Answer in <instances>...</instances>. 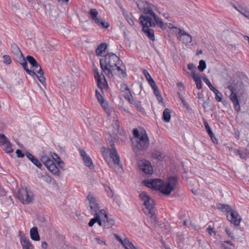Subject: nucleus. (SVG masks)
<instances>
[{"mask_svg": "<svg viewBox=\"0 0 249 249\" xmlns=\"http://www.w3.org/2000/svg\"><path fill=\"white\" fill-rule=\"evenodd\" d=\"M122 61L115 54L109 53L106 54L104 59L100 60L101 68L108 78L113 77V71L115 70V66L120 65Z\"/></svg>", "mask_w": 249, "mask_h": 249, "instance_id": "1", "label": "nucleus"}, {"mask_svg": "<svg viewBox=\"0 0 249 249\" xmlns=\"http://www.w3.org/2000/svg\"><path fill=\"white\" fill-rule=\"evenodd\" d=\"M235 79H232L231 81H230L231 85L228 86V88L231 91L230 97L234 105V109L236 111H239L240 110V106L238 98L235 91H239L240 90L242 84L241 83L239 84L238 82L235 83Z\"/></svg>", "mask_w": 249, "mask_h": 249, "instance_id": "2", "label": "nucleus"}, {"mask_svg": "<svg viewBox=\"0 0 249 249\" xmlns=\"http://www.w3.org/2000/svg\"><path fill=\"white\" fill-rule=\"evenodd\" d=\"M16 196L23 204L26 205L30 204L34 199V193L26 187L19 189Z\"/></svg>", "mask_w": 249, "mask_h": 249, "instance_id": "3", "label": "nucleus"}, {"mask_svg": "<svg viewBox=\"0 0 249 249\" xmlns=\"http://www.w3.org/2000/svg\"><path fill=\"white\" fill-rule=\"evenodd\" d=\"M132 142L135 147L140 150H143L147 148L149 146V138L145 131L141 132V137L134 141L132 140Z\"/></svg>", "mask_w": 249, "mask_h": 249, "instance_id": "4", "label": "nucleus"}, {"mask_svg": "<svg viewBox=\"0 0 249 249\" xmlns=\"http://www.w3.org/2000/svg\"><path fill=\"white\" fill-rule=\"evenodd\" d=\"M171 28L173 29V31L178 36V39L181 41L182 43L188 44L192 42V36L184 30L177 27H172Z\"/></svg>", "mask_w": 249, "mask_h": 249, "instance_id": "5", "label": "nucleus"}, {"mask_svg": "<svg viewBox=\"0 0 249 249\" xmlns=\"http://www.w3.org/2000/svg\"><path fill=\"white\" fill-rule=\"evenodd\" d=\"M89 15L91 19L99 27L103 28H107L109 24L107 22H105L102 18L98 17V12L95 8H92L90 10Z\"/></svg>", "mask_w": 249, "mask_h": 249, "instance_id": "6", "label": "nucleus"}, {"mask_svg": "<svg viewBox=\"0 0 249 249\" xmlns=\"http://www.w3.org/2000/svg\"><path fill=\"white\" fill-rule=\"evenodd\" d=\"M163 182H164L162 179L158 178L153 179H145L142 181V183L146 187L159 191L160 189Z\"/></svg>", "mask_w": 249, "mask_h": 249, "instance_id": "7", "label": "nucleus"}, {"mask_svg": "<svg viewBox=\"0 0 249 249\" xmlns=\"http://www.w3.org/2000/svg\"><path fill=\"white\" fill-rule=\"evenodd\" d=\"M87 199L89 201L91 213L94 215L99 214L97 212L99 211L100 207L94 196L91 194H89L87 196Z\"/></svg>", "mask_w": 249, "mask_h": 249, "instance_id": "8", "label": "nucleus"}, {"mask_svg": "<svg viewBox=\"0 0 249 249\" xmlns=\"http://www.w3.org/2000/svg\"><path fill=\"white\" fill-rule=\"evenodd\" d=\"M154 202L150 197L143 203L145 209H143L144 213L151 217L155 213Z\"/></svg>", "mask_w": 249, "mask_h": 249, "instance_id": "9", "label": "nucleus"}, {"mask_svg": "<svg viewBox=\"0 0 249 249\" xmlns=\"http://www.w3.org/2000/svg\"><path fill=\"white\" fill-rule=\"evenodd\" d=\"M139 21L143 29L156 26V23L152 20V18L148 16L141 15L139 18Z\"/></svg>", "mask_w": 249, "mask_h": 249, "instance_id": "10", "label": "nucleus"}, {"mask_svg": "<svg viewBox=\"0 0 249 249\" xmlns=\"http://www.w3.org/2000/svg\"><path fill=\"white\" fill-rule=\"evenodd\" d=\"M137 5L141 11L148 15H150V11H153L152 6H154L152 4L142 0H138L137 1Z\"/></svg>", "mask_w": 249, "mask_h": 249, "instance_id": "11", "label": "nucleus"}, {"mask_svg": "<svg viewBox=\"0 0 249 249\" xmlns=\"http://www.w3.org/2000/svg\"><path fill=\"white\" fill-rule=\"evenodd\" d=\"M227 219L234 225L238 226L240 224L241 218L236 211L232 209L227 213Z\"/></svg>", "mask_w": 249, "mask_h": 249, "instance_id": "12", "label": "nucleus"}, {"mask_svg": "<svg viewBox=\"0 0 249 249\" xmlns=\"http://www.w3.org/2000/svg\"><path fill=\"white\" fill-rule=\"evenodd\" d=\"M139 168L146 174L151 175L153 173V167L148 160L142 161L139 163Z\"/></svg>", "mask_w": 249, "mask_h": 249, "instance_id": "13", "label": "nucleus"}, {"mask_svg": "<svg viewBox=\"0 0 249 249\" xmlns=\"http://www.w3.org/2000/svg\"><path fill=\"white\" fill-rule=\"evenodd\" d=\"M21 231L19 232V236L20 243L23 249H33L34 246L29 239L24 235H21Z\"/></svg>", "mask_w": 249, "mask_h": 249, "instance_id": "14", "label": "nucleus"}, {"mask_svg": "<svg viewBox=\"0 0 249 249\" xmlns=\"http://www.w3.org/2000/svg\"><path fill=\"white\" fill-rule=\"evenodd\" d=\"M81 156L82 157L85 165L92 169L94 168V165L90 157L87 155L84 150H80Z\"/></svg>", "mask_w": 249, "mask_h": 249, "instance_id": "15", "label": "nucleus"}, {"mask_svg": "<svg viewBox=\"0 0 249 249\" xmlns=\"http://www.w3.org/2000/svg\"><path fill=\"white\" fill-rule=\"evenodd\" d=\"M150 15L153 17L155 23H156V25H157L162 29H165L166 27L165 25L163 23L162 19L158 17L156 14L153 12V11H150Z\"/></svg>", "mask_w": 249, "mask_h": 249, "instance_id": "16", "label": "nucleus"}, {"mask_svg": "<svg viewBox=\"0 0 249 249\" xmlns=\"http://www.w3.org/2000/svg\"><path fill=\"white\" fill-rule=\"evenodd\" d=\"M27 158L37 167L41 169V167L42 166V164L40 162V161L35 157L33 155L31 154L29 152H27L25 154Z\"/></svg>", "mask_w": 249, "mask_h": 249, "instance_id": "17", "label": "nucleus"}, {"mask_svg": "<svg viewBox=\"0 0 249 249\" xmlns=\"http://www.w3.org/2000/svg\"><path fill=\"white\" fill-rule=\"evenodd\" d=\"M110 157L115 164H119L120 157L117 153V150L114 147H112V150L110 152Z\"/></svg>", "mask_w": 249, "mask_h": 249, "instance_id": "18", "label": "nucleus"}, {"mask_svg": "<svg viewBox=\"0 0 249 249\" xmlns=\"http://www.w3.org/2000/svg\"><path fill=\"white\" fill-rule=\"evenodd\" d=\"M27 61L31 64L32 67H36V68H39L40 72H42V69L40 65L37 63L35 58L31 55H28L26 56Z\"/></svg>", "mask_w": 249, "mask_h": 249, "instance_id": "19", "label": "nucleus"}, {"mask_svg": "<svg viewBox=\"0 0 249 249\" xmlns=\"http://www.w3.org/2000/svg\"><path fill=\"white\" fill-rule=\"evenodd\" d=\"M104 224V227L107 229L111 228L115 224V221L113 219L109 217L107 215H105V218L103 219Z\"/></svg>", "mask_w": 249, "mask_h": 249, "instance_id": "20", "label": "nucleus"}, {"mask_svg": "<svg viewBox=\"0 0 249 249\" xmlns=\"http://www.w3.org/2000/svg\"><path fill=\"white\" fill-rule=\"evenodd\" d=\"M30 236L32 240L34 241H39L40 236L38 234L37 228L36 227H33L30 230Z\"/></svg>", "mask_w": 249, "mask_h": 249, "instance_id": "21", "label": "nucleus"}, {"mask_svg": "<svg viewBox=\"0 0 249 249\" xmlns=\"http://www.w3.org/2000/svg\"><path fill=\"white\" fill-rule=\"evenodd\" d=\"M178 178L177 176H171L168 179L167 184L171 188H173V190L175 189Z\"/></svg>", "mask_w": 249, "mask_h": 249, "instance_id": "22", "label": "nucleus"}, {"mask_svg": "<svg viewBox=\"0 0 249 249\" xmlns=\"http://www.w3.org/2000/svg\"><path fill=\"white\" fill-rule=\"evenodd\" d=\"M172 191H173V188H171L167 184H164V182L160 189L159 190L160 193L165 195H169Z\"/></svg>", "mask_w": 249, "mask_h": 249, "instance_id": "23", "label": "nucleus"}, {"mask_svg": "<svg viewBox=\"0 0 249 249\" xmlns=\"http://www.w3.org/2000/svg\"><path fill=\"white\" fill-rule=\"evenodd\" d=\"M142 31L149 38L153 41L155 40V35L154 30L149 28H146L145 29H142Z\"/></svg>", "mask_w": 249, "mask_h": 249, "instance_id": "24", "label": "nucleus"}, {"mask_svg": "<svg viewBox=\"0 0 249 249\" xmlns=\"http://www.w3.org/2000/svg\"><path fill=\"white\" fill-rule=\"evenodd\" d=\"M107 48V45L106 43H102L96 49L95 53L97 55L100 56L105 52Z\"/></svg>", "mask_w": 249, "mask_h": 249, "instance_id": "25", "label": "nucleus"}, {"mask_svg": "<svg viewBox=\"0 0 249 249\" xmlns=\"http://www.w3.org/2000/svg\"><path fill=\"white\" fill-rule=\"evenodd\" d=\"M217 207L222 212H226L228 213L232 210V208L227 204L219 203L217 205Z\"/></svg>", "mask_w": 249, "mask_h": 249, "instance_id": "26", "label": "nucleus"}, {"mask_svg": "<svg viewBox=\"0 0 249 249\" xmlns=\"http://www.w3.org/2000/svg\"><path fill=\"white\" fill-rule=\"evenodd\" d=\"M170 110L165 108L163 112L162 120L165 122H169L171 119Z\"/></svg>", "mask_w": 249, "mask_h": 249, "instance_id": "27", "label": "nucleus"}, {"mask_svg": "<svg viewBox=\"0 0 249 249\" xmlns=\"http://www.w3.org/2000/svg\"><path fill=\"white\" fill-rule=\"evenodd\" d=\"M103 81H102V78L96 80L97 83L98 87L102 90L104 88H105L106 86H107V82L104 75H103Z\"/></svg>", "mask_w": 249, "mask_h": 249, "instance_id": "28", "label": "nucleus"}, {"mask_svg": "<svg viewBox=\"0 0 249 249\" xmlns=\"http://www.w3.org/2000/svg\"><path fill=\"white\" fill-rule=\"evenodd\" d=\"M50 172H51L52 174L55 175L59 176L60 172L58 169V168L57 167L56 164L55 163L53 164L52 165L49 166L47 168Z\"/></svg>", "mask_w": 249, "mask_h": 249, "instance_id": "29", "label": "nucleus"}, {"mask_svg": "<svg viewBox=\"0 0 249 249\" xmlns=\"http://www.w3.org/2000/svg\"><path fill=\"white\" fill-rule=\"evenodd\" d=\"M11 50L12 53L17 56V57L18 55H21L22 54L18 47L16 44H14L11 46Z\"/></svg>", "mask_w": 249, "mask_h": 249, "instance_id": "30", "label": "nucleus"}, {"mask_svg": "<svg viewBox=\"0 0 249 249\" xmlns=\"http://www.w3.org/2000/svg\"><path fill=\"white\" fill-rule=\"evenodd\" d=\"M21 65L22 66L24 70L29 75L32 76H34L35 75H36V73L34 72V71H32L28 68L27 62L26 61H24L22 63H21Z\"/></svg>", "mask_w": 249, "mask_h": 249, "instance_id": "31", "label": "nucleus"}, {"mask_svg": "<svg viewBox=\"0 0 249 249\" xmlns=\"http://www.w3.org/2000/svg\"><path fill=\"white\" fill-rule=\"evenodd\" d=\"M203 80L204 81V82L207 85V86L209 87L210 89L213 91V92H217L218 89H217L216 88H215L211 84L210 80L206 77H204L203 78Z\"/></svg>", "mask_w": 249, "mask_h": 249, "instance_id": "32", "label": "nucleus"}, {"mask_svg": "<svg viewBox=\"0 0 249 249\" xmlns=\"http://www.w3.org/2000/svg\"><path fill=\"white\" fill-rule=\"evenodd\" d=\"M124 98L125 99L127 100V101L130 104H133V102L135 101L133 96L132 95L130 91L128 92H126L124 95Z\"/></svg>", "mask_w": 249, "mask_h": 249, "instance_id": "33", "label": "nucleus"}, {"mask_svg": "<svg viewBox=\"0 0 249 249\" xmlns=\"http://www.w3.org/2000/svg\"><path fill=\"white\" fill-rule=\"evenodd\" d=\"M192 78L195 81L196 84L201 81L200 75L198 73H196L194 71H192Z\"/></svg>", "mask_w": 249, "mask_h": 249, "instance_id": "34", "label": "nucleus"}, {"mask_svg": "<svg viewBox=\"0 0 249 249\" xmlns=\"http://www.w3.org/2000/svg\"><path fill=\"white\" fill-rule=\"evenodd\" d=\"M206 68V64L204 60H201L199 62V65L198 66V70L202 72Z\"/></svg>", "mask_w": 249, "mask_h": 249, "instance_id": "35", "label": "nucleus"}, {"mask_svg": "<svg viewBox=\"0 0 249 249\" xmlns=\"http://www.w3.org/2000/svg\"><path fill=\"white\" fill-rule=\"evenodd\" d=\"M5 146L3 148V150L6 153H11L13 152V150L12 148L11 144L10 142H8L7 143L5 144Z\"/></svg>", "mask_w": 249, "mask_h": 249, "instance_id": "36", "label": "nucleus"}, {"mask_svg": "<svg viewBox=\"0 0 249 249\" xmlns=\"http://www.w3.org/2000/svg\"><path fill=\"white\" fill-rule=\"evenodd\" d=\"M203 122H204V126H205V127L209 135V136H212V135H213V133L212 132V130L210 126V125H209L208 122H207L206 120H203Z\"/></svg>", "mask_w": 249, "mask_h": 249, "instance_id": "37", "label": "nucleus"}, {"mask_svg": "<svg viewBox=\"0 0 249 249\" xmlns=\"http://www.w3.org/2000/svg\"><path fill=\"white\" fill-rule=\"evenodd\" d=\"M139 197L140 199L142 201H143V203L145 202V201H146L148 199L150 198V196L145 192H142L141 193H140Z\"/></svg>", "mask_w": 249, "mask_h": 249, "instance_id": "38", "label": "nucleus"}, {"mask_svg": "<svg viewBox=\"0 0 249 249\" xmlns=\"http://www.w3.org/2000/svg\"><path fill=\"white\" fill-rule=\"evenodd\" d=\"M112 126L113 127V133L114 134H117L119 133V124L118 121H115L113 124Z\"/></svg>", "mask_w": 249, "mask_h": 249, "instance_id": "39", "label": "nucleus"}, {"mask_svg": "<svg viewBox=\"0 0 249 249\" xmlns=\"http://www.w3.org/2000/svg\"><path fill=\"white\" fill-rule=\"evenodd\" d=\"M152 157L155 159L158 160H162V158L161 156V153L159 151H155L153 153Z\"/></svg>", "mask_w": 249, "mask_h": 249, "instance_id": "40", "label": "nucleus"}, {"mask_svg": "<svg viewBox=\"0 0 249 249\" xmlns=\"http://www.w3.org/2000/svg\"><path fill=\"white\" fill-rule=\"evenodd\" d=\"M3 59V62L6 65H10L12 63L11 58L9 55H4Z\"/></svg>", "mask_w": 249, "mask_h": 249, "instance_id": "41", "label": "nucleus"}, {"mask_svg": "<svg viewBox=\"0 0 249 249\" xmlns=\"http://www.w3.org/2000/svg\"><path fill=\"white\" fill-rule=\"evenodd\" d=\"M36 77H37L38 80L43 85H44L45 87H46V78L44 76V74L42 75H36Z\"/></svg>", "mask_w": 249, "mask_h": 249, "instance_id": "42", "label": "nucleus"}, {"mask_svg": "<svg viewBox=\"0 0 249 249\" xmlns=\"http://www.w3.org/2000/svg\"><path fill=\"white\" fill-rule=\"evenodd\" d=\"M8 141V139L5 135L3 134H0V143H2L3 145H4L6 143H7Z\"/></svg>", "mask_w": 249, "mask_h": 249, "instance_id": "43", "label": "nucleus"}, {"mask_svg": "<svg viewBox=\"0 0 249 249\" xmlns=\"http://www.w3.org/2000/svg\"><path fill=\"white\" fill-rule=\"evenodd\" d=\"M94 77L96 79V80H99V79H102V77L103 75H104L103 74V73H102L101 74L99 73L98 70L97 69H95L94 70Z\"/></svg>", "mask_w": 249, "mask_h": 249, "instance_id": "44", "label": "nucleus"}, {"mask_svg": "<svg viewBox=\"0 0 249 249\" xmlns=\"http://www.w3.org/2000/svg\"><path fill=\"white\" fill-rule=\"evenodd\" d=\"M102 152L104 156L106 157L107 156V155L109 154L110 155V152L112 150V148L111 149H108L104 147H103L101 149Z\"/></svg>", "mask_w": 249, "mask_h": 249, "instance_id": "45", "label": "nucleus"}, {"mask_svg": "<svg viewBox=\"0 0 249 249\" xmlns=\"http://www.w3.org/2000/svg\"><path fill=\"white\" fill-rule=\"evenodd\" d=\"M115 70H117L118 71H121V74L123 77H125L126 76V72L125 71H124L121 68L120 65H117V66H115Z\"/></svg>", "mask_w": 249, "mask_h": 249, "instance_id": "46", "label": "nucleus"}, {"mask_svg": "<svg viewBox=\"0 0 249 249\" xmlns=\"http://www.w3.org/2000/svg\"><path fill=\"white\" fill-rule=\"evenodd\" d=\"M131 244H133L132 242H130L129 239L127 238H125L124 240V242L123 243V245L124 246H127V247H129L130 249L131 248Z\"/></svg>", "mask_w": 249, "mask_h": 249, "instance_id": "47", "label": "nucleus"}, {"mask_svg": "<svg viewBox=\"0 0 249 249\" xmlns=\"http://www.w3.org/2000/svg\"><path fill=\"white\" fill-rule=\"evenodd\" d=\"M133 134L136 139H138L141 137V133H140L139 130L137 128H134L133 130Z\"/></svg>", "mask_w": 249, "mask_h": 249, "instance_id": "48", "label": "nucleus"}, {"mask_svg": "<svg viewBox=\"0 0 249 249\" xmlns=\"http://www.w3.org/2000/svg\"><path fill=\"white\" fill-rule=\"evenodd\" d=\"M121 90L123 92L125 91H126V92H128L129 91H130L128 86L126 84L124 83H123L121 85Z\"/></svg>", "mask_w": 249, "mask_h": 249, "instance_id": "49", "label": "nucleus"}, {"mask_svg": "<svg viewBox=\"0 0 249 249\" xmlns=\"http://www.w3.org/2000/svg\"><path fill=\"white\" fill-rule=\"evenodd\" d=\"M215 94V99L217 102H221L222 101V94L221 92H219V91L218 90V92H214Z\"/></svg>", "mask_w": 249, "mask_h": 249, "instance_id": "50", "label": "nucleus"}, {"mask_svg": "<svg viewBox=\"0 0 249 249\" xmlns=\"http://www.w3.org/2000/svg\"><path fill=\"white\" fill-rule=\"evenodd\" d=\"M17 58L18 61L20 64V65L24 61H26V58L25 59L24 58V56H23V54H22L21 55H18V56H17Z\"/></svg>", "mask_w": 249, "mask_h": 249, "instance_id": "51", "label": "nucleus"}, {"mask_svg": "<svg viewBox=\"0 0 249 249\" xmlns=\"http://www.w3.org/2000/svg\"><path fill=\"white\" fill-rule=\"evenodd\" d=\"M133 104L134 105L138 110L141 111L143 110V108L142 107L140 103H136L135 101H134Z\"/></svg>", "mask_w": 249, "mask_h": 249, "instance_id": "52", "label": "nucleus"}, {"mask_svg": "<svg viewBox=\"0 0 249 249\" xmlns=\"http://www.w3.org/2000/svg\"><path fill=\"white\" fill-rule=\"evenodd\" d=\"M95 93H96V97L98 101H99V102H101L102 100V101L104 100V98H103V96H102V95L99 93V92L97 90H96Z\"/></svg>", "mask_w": 249, "mask_h": 249, "instance_id": "53", "label": "nucleus"}, {"mask_svg": "<svg viewBox=\"0 0 249 249\" xmlns=\"http://www.w3.org/2000/svg\"><path fill=\"white\" fill-rule=\"evenodd\" d=\"M95 216L93 218H92L89 221L88 225L89 227H92L93 225L96 223V221H97V218H96V215H95Z\"/></svg>", "mask_w": 249, "mask_h": 249, "instance_id": "54", "label": "nucleus"}, {"mask_svg": "<svg viewBox=\"0 0 249 249\" xmlns=\"http://www.w3.org/2000/svg\"><path fill=\"white\" fill-rule=\"evenodd\" d=\"M16 153L17 154L18 158H23L25 156L20 149H17L16 151Z\"/></svg>", "mask_w": 249, "mask_h": 249, "instance_id": "55", "label": "nucleus"}, {"mask_svg": "<svg viewBox=\"0 0 249 249\" xmlns=\"http://www.w3.org/2000/svg\"><path fill=\"white\" fill-rule=\"evenodd\" d=\"M49 158L47 156H43L41 157L40 160L45 165Z\"/></svg>", "mask_w": 249, "mask_h": 249, "instance_id": "56", "label": "nucleus"}, {"mask_svg": "<svg viewBox=\"0 0 249 249\" xmlns=\"http://www.w3.org/2000/svg\"><path fill=\"white\" fill-rule=\"evenodd\" d=\"M101 105V106L103 107L105 110H106L108 107V104L107 102L104 100H102L99 102Z\"/></svg>", "mask_w": 249, "mask_h": 249, "instance_id": "57", "label": "nucleus"}, {"mask_svg": "<svg viewBox=\"0 0 249 249\" xmlns=\"http://www.w3.org/2000/svg\"><path fill=\"white\" fill-rule=\"evenodd\" d=\"M207 231L208 232L209 234L210 235H212L213 233L214 235H215V231H214L213 229L210 226H209L207 228Z\"/></svg>", "mask_w": 249, "mask_h": 249, "instance_id": "58", "label": "nucleus"}, {"mask_svg": "<svg viewBox=\"0 0 249 249\" xmlns=\"http://www.w3.org/2000/svg\"><path fill=\"white\" fill-rule=\"evenodd\" d=\"M54 163V162L53 160L49 158V160H47V162L46 163V164H45V165L48 168V167H49V166L52 165Z\"/></svg>", "mask_w": 249, "mask_h": 249, "instance_id": "59", "label": "nucleus"}, {"mask_svg": "<svg viewBox=\"0 0 249 249\" xmlns=\"http://www.w3.org/2000/svg\"><path fill=\"white\" fill-rule=\"evenodd\" d=\"M57 164L60 169L65 170V165L64 162L62 160L57 162Z\"/></svg>", "mask_w": 249, "mask_h": 249, "instance_id": "60", "label": "nucleus"}, {"mask_svg": "<svg viewBox=\"0 0 249 249\" xmlns=\"http://www.w3.org/2000/svg\"><path fill=\"white\" fill-rule=\"evenodd\" d=\"M52 157L53 159L55 161L56 163L61 160L59 156L55 154V153H53V155H52Z\"/></svg>", "mask_w": 249, "mask_h": 249, "instance_id": "61", "label": "nucleus"}, {"mask_svg": "<svg viewBox=\"0 0 249 249\" xmlns=\"http://www.w3.org/2000/svg\"><path fill=\"white\" fill-rule=\"evenodd\" d=\"M229 150H231L235 155H238L240 151L238 149L233 148L232 147H229Z\"/></svg>", "mask_w": 249, "mask_h": 249, "instance_id": "62", "label": "nucleus"}, {"mask_svg": "<svg viewBox=\"0 0 249 249\" xmlns=\"http://www.w3.org/2000/svg\"><path fill=\"white\" fill-rule=\"evenodd\" d=\"M143 74H144V76H145V78L147 80L152 78L151 75L148 73V72L147 71V70H143Z\"/></svg>", "mask_w": 249, "mask_h": 249, "instance_id": "63", "label": "nucleus"}, {"mask_svg": "<svg viewBox=\"0 0 249 249\" xmlns=\"http://www.w3.org/2000/svg\"><path fill=\"white\" fill-rule=\"evenodd\" d=\"M241 13L244 15L245 17L248 18L249 19V12L244 10L243 11H240Z\"/></svg>", "mask_w": 249, "mask_h": 249, "instance_id": "64", "label": "nucleus"}]
</instances>
